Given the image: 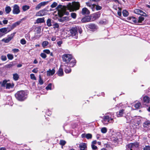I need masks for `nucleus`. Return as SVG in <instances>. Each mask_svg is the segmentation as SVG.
<instances>
[{
  "label": "nucleus",
  "instance_id": "nucleus-42",
  "mask_svg": "<svg viewBox=\"0 0 150 150\" xmlns=\"http://www.w3.org/2000/svg\"><path fill=\"white\" fill-rule=\"evenodd\" d=\"M86 137L87 139H91L92 137V135L91 134H87L86 135Z\"/></svg>",
  "mask_w": 150,
  "mask_h": 150
},
{
  "label": "nucleus",
  "instance_id": "nucleus-41",
  "mask_svg": "<svg viewBox=\"0 0 150 150\" xmlns=\"http://www.w3.org/2000/svg\"><path fill=\"white\" fill-rule=\"evenodd\" d=\"M25 37L26 39H27L28 40L30 41L31 40L30 39V36L29 34V33L26 34L25 35Z\"/></svg>",
  "mask_w": 150,
  "mask_h": 150
},
{
  "label": "nucleus",
  "instance_id": "nucleus-8",
  "mask_svg": "<svg viewBox=\"0 0 150 150\" xmlns=\"http://www.w3.org/2000/svg\"><path fill=\"white\" fill-rule=\"evenodd\" d=\"M12 12L14 14H18L20 13V7L18 5L15 4L13 5Z\"/></svg>",
  "mask_w": 150,
  "mask_h": 150
},
{
  "label": "nucleus",
  "instance_id": "nucleus-1",
  "mask_svg": "<svg viewBox=\"0 0 150 150\" xmlns=\"http://www.w3.org/2000/svg\"><path fill=\"white\" fill-rule=\"evenodd\" d=\"M62 58L63 61L66 62L65 64H68L70 67H74L76 63L75 59L72 58V55L70 54H64Z\"/></svg>",
  "mask_w": 150,
  "mask_h": 150
},
{
  "label": "nucleus",
  "instance_id": "nucleus-45",
  "mask_svg": "<svg viewBox=\"0 0 150 150\" xmlns=\"http://www.w3.org/2000/svg\"><path fill=\"white\" fill-rule=\"evenodd\" d=\"M20 43L22 45H25L26 44V42L24 39H22L20 40Z\"/></svg>",
  "mask_w": 150,
  "mask_h": 150
},
{
  "label": "nucleus",
  "instance_id": "nucleus-26",
  "mask_svg": "<svg viewBox=\"0 0 150 150\" xmlns=\"http://www.w3.org/2000/svg\"><path fill=\"white\" fill-rule=\"evenodd\" d=\"M8 81L5 80H3L2 82H0V84L1 85V86L2 87H6Z\"/></svg>",
  "mask_w": 150,
  "mask_h": 150
},
{
  "label": "nucleus",
  "instance_id": "nucleus-48",
  "mask_svg": "<svg viewBox=\"0 0 150 150\" xmlns=\"http://www.w3.org/2000/svg\"><path fill=\"white\" fill-rule=\"evenodd\" d=\"M51 87H52V84L51 83H50L46 87V89L47 90H51Z\"/></svg>",
  "mask_w": 150,
  "mask_h": 150
},
{
  "label": "nucleus",
  "instance_id": "nucleus-63",
  "mask_svg": "<svg viewBox=\"0 0 150 150\" xmlns=\"http://www.w3.org/2000/svg\"><path fill=\"white\" fill-rule=\"evenodd\" d=\"M62 43V41H60L57 42V44L59 47L61 46V44Z\"/></svg>",
  "mask_w": 150,
  "mask_h": 150
},
{
  "label": "nucleus",
  "instance_id": "nucleus-5",
  "mask_svg": "<svg viewBox=\"0 0 150 150\" xmlns=\"http://www.w3.org/2000/svg\"><path fill=\"white\" fill-rule=\"evenodd\" d=\"M34 31L35 32V35L31 38V40H35L39 39L41 36L40 35L41 29L39 27H36L35 28Z\"/></svg>",
  "mask_w": 150,
  "mask_h": 150
},
{
  "label": "nucleus",
  "instance_id": "nucleus-38",
  "mask_svg": "<svg viewBox=\"0 0 150 150\" xmlns=\"http://www.w3.org/2000/svg\"><path fill=\"white\" fill-rule=\"evenodd\" d=\"M48 44L47 41H44L42 43V46L44 48H45Z\"/></svg>",
  "mask_w": 150,
  "mask_h": 150
},
{
  "label": "nucleus",
  "instance_id": "nucleus-57",
  "mask_svg": "<svg viewBox=\"0 0 150 150\" xmlns=\"http://www.w3.org/2000/svg\"><path fill=\"white\" fill-rule=\"evenodd\" d=\"M53 28L54 29L56 28H58L59 27V24L57 23H55L53 24Z\"/></svg>",
  "mask_w": 150,
  "mask_h": 150
},
{
  "label": "nucleus",
  "instance_id": "nucleus-4",
  "mask_svg": "<svg viewBox=\"0 0 150 150\" xmlns=\"http://www.w3.org/2000/svg\"><path fill=\"white\" fill-rule=\"evenodd\" d=\"M102 122L105 125H107L109 123H112L114 122V120L112 116L110 114L105 115L103 118Z\"/></svg>",
  "mask_w": 150,
  "mask_h": 150
},
{
  "label": "nucleus",
  "instance_id": "nucleus-52",
  "mask_svg": "<svg viewBox=\"0 0 150 150\" xmlns=\"http://www.w3.org/2000/svg\"><path fill=\"white\" fill-rule=\"evenodd\" d=\"M42 6L40 3L39 4H38L37 6L35 7V9L36 10H38L40 9L41 7Z\"/></svg>",
  "mask_w": 150,
  "mask_h": 150
},
{
  "label": "nucleus",
  "instance_id": "nucleus-11",
  "mask_svg": "<svg viewBox=\"0 0 150 150\" xmlns=\"http://www.w3.org/2000/svg\"><path fill=\"white\" fill-rule=\"evenodd\" d=\"M87 27L91 30L94 31L97 28V27L94 24H90L87 25Z\"/></svg>",
  "mask_w": 150,
  "mask_h": 150
},
{
  "label": "nucleus",
  "instance_id": "nucleus-53",
  "mask_svg": "<svg viewBox=\"0 0 150 150\" xmlns=\"http://www.w3.org/2000/svg\"><path fill=\"white\" fill-rule=\"evenodd\" d=\"M40 56L42 58L44 59L45 58L47 57L45 53H42L40 54Z\"/></svg>",
  "mask_w": 150,
  "mask_h": 150
},
{
  "label": "nucleus",
  "instance_id": "nucleus-18",
  "mask_svg": "<svg viewBox=\"0 0 150 150\" xmlns=\"http://www.w3.org/2000/svg\"><path fill=\"white\" fill-rule=\"evenodd\" d=\"M100 12H97L93 14L92 16L93 20H94L100 17Z\"/></svg>",
  "mask_w": 150,
  "mask_h": 150
},
{
  "label": "nucleus",
  "instance_id": "nucleus-16",
  "mask_svg": "<svg viewBox=\"0 0 150 150\" xmlns=\"http://www.w3.org/2000/svg\"><path fill=\"white\" fill-rule=\"evenodd\" d=\"M143 126L144 128L150 129V121L149 120L145 121L143 123Z\"/></svg>",
  "mask_w": 150,
  "mask_h": 150
},
{
  "label": "nucleus",
  "instance_id": "nucleus-15",
  "mask_svg": "<svg viewBox=\"0 0 150 150\" xmlns=\"http://www.w3.org/2000/svg\"><path fill=\"white\" fill-rule=\"evenodd\" d=\"M46 13L45 12V10H42L37 12L36 13L37 16H42L45 15Z\"/></svg>",
  "mask_w": 150,
  "mask_h": 150
},
{
  "label": "nucleus",
  "instance_id": "nucleus-14",
  "mask_svg": "<svg viewBox=\"0 0 150 150\" xmlns=\"http://www.w3.org/2000/svg\"><path fill=\"white\" fill-rule=\"evenodd\" d=\"M86 5L90 7L93 11H94L95 9L96 4H92L90 2L86 3Z\"/></svg>",
  "mask_w": 150,
  "mask_h": 150
},
{
  "label": "nucleus",
  "instance_id": "nucleus-55",
  "mask_svg": "<svg viewBox=\"0 0 150 150\" xmlns=\"http://www.w3.org/2000/svg\"><path fill=\"white\" fill-rule=\"evenodd\" d=\"M77 28V31H78L79 32L80 34H81L82 33V31L81 28L80 27L78 26H76Z\"/></svg>",
  "mask_w": 150,
  "mask_h": 150
},
{
  "label": "nucleus",
  "instance_id": "nucleus-20",
  "mask_svg": "<svg viewBox=\"0 0 150 150\" xmlns=\"http://www.w3.org/2000/svg\"><path fill=\"white\" fill-rule=\"evenodd\" d=\"M65 66H67L65 68L64 71L66 73H70L71 71V69L70 68V67L68 64H65Z\"/></svg>",
  "mask_w": 150,
  "mask_h": 150
},
{
  "label": "nucleus",
  "instance_id": "nucleus-35",
  "mask_svg": "<svg viewBox=\"0 0 150 150\" xmlns=\"http://www.w3.org/2000/svg\"><path fill=\"white\" fill-rule=\"evenodd\" d=\"M144 18L142 16H140L139 17L138 19H137V24L139 23H141L144 21Z\"/></svg>",
  "mask_w": 150,
  "mask_h": 150
},
{
  "label": "nucleus",
  "instance_id": "nucleus-19",
  "mask_svg": "<svg viewBox=\"0 0 150 150\" xmlns=\"http://www.w3.org/2000/svg\"><path fill=\"white\" fill-rule=\"evenodd\" d=\"M81 13L83 15L88 14L90 13V12L87 8H84L82 10Z\"/></svg>",
  "mask_w": 150,
  "mask_h": 150
},
{
  "label": "nucleus",
  "instance_id": "nucleus-62",
  "mask_svg": "<svg viewBox=\"0 0 150 150\" xmlns=\"http://www.w3.org/2000/svg\"><path fill=\"white\" fill-rule=\"evenodd\" d=\"M38 71V68H35L33 70H32V71L34 73H37Z\"/></svg>",
  "mask_w": 150,
  "mask_h": 150
},
{
  "label": "nucleus",
  "instance_id": "nucleus-40",
  "mask_svg": "<svg viewBox=\"0 0 150 150\" xmlns=\"http://www.w3.org/2000/svg\"><path fill=\"white\" fill-rule=\"evenodd\" d=\"M101 131L102 133H105L107 131V129L105 127H103L101 128Z\"/></svg>",
  "mask_w": 150,
  "mask_h": 150
},
{
  "label": "nucleus",
  "instance_id": "nucleus-56",
  "mask_svg": "<svg viewBox=\"0 0 150 150\" xmlns=\"http://www.w3.org/2000/svg\"><path fill=\"white\" fill-rule=\"evenodd\" d=\"M140 12L139 15L144 16H146V14L142 10H141Z\"/></svg>",
  "mask_w": 150,
  "mask_h": 150
},
{
  "label": "nucleus",
  "instance_id": "nucleus-25",
  "mask_svg": "<svg viewBox=\"0 0 150 150\" xmlns=\"http://www.w3.org/2000/svg\"><path fill=\"white\" fill-rule=\"evenodd\" d=\"M11 11V8L10 6H6L5 8V11L6 14H9Z\"/></svg>",
  "mask_w": 150,
  "mask_h": 150
},
{
  "label": "nucleus",
  "instance_id": "nucleus-36",
  "mask_svg": "<svg viewBox=\"0 0 150 150\" xmlns=\"http://www.w3.org/2000/svg\"><path fill=\"white\" fill-rule=\"evenodd\" d=\"M47 25L48 27H50L52 26L51 19L50 18H48L47 21Z\"/></svg>",
  "mask_w": 150,
  "mask_h": 150
},
{
  "label": "nucleus",
  "instance_id": "nucleus-33",
  "mask_svg": "<svg viewBox=\"0 0 150 150\" xmlns=\"http://www.w3.org/2000/svg\"><path fill=\"white\" fill-rule=\"evenodd\" d=\"M90 21V19L87 17H86L83 18L81 20V21L83 23H85L89 21Z\"/></svg>",
  "mask_w": 150,
  "mask_h": 150
},
{
  "label": "nucleus",
  "instance_id": "nucleus-58",
  "mask_svg": "<svg viewBox=\"0 0 150 150\" xmlns=\"http://www.w3.org/2000/svg\"><path fill=\"white\" fill-rule=\"evenodd\" d=\"M91 146L92 149L93 150H97V147L96 146L94 145H91Z\"/></svg>",
  "mask_w": 150,
  "mask_h": 150
},
{
  "label": "nucleus",
  "instance_id": "nucleus-47",
  "mask_svg": "<svg viewBox=\"0 0 150 150\" xmlns=\"http://www.w3.org/2000/svg\"><path fill=\"white\" fill-rule=\"evenodd\" d=\"M30 78L33 80H36V78L34 74H30Z\"/></svg>",
  "mask_w": 150,
  "mask_h": 150
},
{
  "label": "nucleus",
  "instance_id": "nucleus-61",
  "mask_svg": "<svg viewBox=\"0 0 150 150\" xmlns=\"http://www.w3.org/2000/svg\"><path fill=\"white\" fill-rule=\"evenodd\" d=\"M39 81L40 84L41 85L43 83V81L42 80V79L40 76V79Z\"/></svg>",
  "mask_w": 150,
  "mask_h": 150
},
{
  "label": "nucleus",
  "instance_id": "nucleus-46",
  "mask_svg": "<svg viewBox=\"0 0 150 150\" xmlns=\"http://www.w3.org/2000/svg\"><path fill=\"white\" fill-rule=\"evenodd\" d=\"M139 9H135L134 11V13L137 14H139L140 13L141 11Z\"/></svg>",
  "mask_w": 150,
  "mask_h": 150
},
{
  "label": "nucleus",
  "instance_id": "nucleus-28",
  "mask_svg": "<svg viewBox=\"0 0 150 150\" xmlns=\"http://www.w3.org/2000/svg\"><path fill=\"white\" fill-rule=\"evenodd\" d=\"M44 18H38L36 20L37 23H42L45 22Z\"/></svg>",
  "mask_w": 150,
  "mask_h": 150
},
{
  "label": "nucleus",
  "instance_id": "nucleus-13",
  "mask_svg": "<svg viewBox=\"0 0 150 150\" xmlns=\"http://www.w3.org/2000/svg\"><path fill=\"white\" fill-rule=\"evenodd\" d=\"M133 120V122L132 123H134V124L136 126L138 125L140 123L141 120L140 119H139L138 117H135Z\"/></svg>",
  "mask_w": 150,
  "mask_h": 150
},
{
  "label": "nucleus",
  "instance_id": "nucleus-17",
  "mask_svg": "<svg viewBox=\"0 0 150 150\" xmlns=\"http://www.w3.org/2000/svg\"><path fill=\"white\" fill-rule=\"evenodd\" d=\"M79 147L81 150H85L87 148V144L84 143H81Z\"/></svg>",
  "mask_w": 150,
  "mask_h": 150
},
{
  "label": "nucleus",
  "instance_id": "nucleus-54",
  "mask_svg": "<svg viewBox=\"0 0 150 150\" xmlns=\"http://www.w3.org/2000/svg\"><path fill=\"white\" fill-rule=\"evenodd\" d=\"M71 17L73 18H75L76 17V14L74 13H71Z\"/></svg>",
  "mask_w": 150,
  "mask_h": 150
},
{
  "label": "nucleus",
  "instance_id": "nucleus-2",
  "mask_svg": "<svg viewBox=\"0 0 150 150\" xmlns=\"http://www.w3.org/2000/svg\"><path fill=\"white\" fill-rule=\"evenodd\" d=\"M27 93L24 91H20L17 92L15 94L16 98L18 100L22 101L27 98Z\"/></svg>",
  "mask_w": 150,
  "mask_h": 150
},
{
  "label": "nucleus",
  "instance_id": "nucleus-39",
  "mask_svg": "<svg viewBox=\"0 0 150 150\" xmlns=\"http://www.w3.org/2000/svg\"><path fill=\"white\" fill-rule=\"evenodd\" d=\"M7 57L9 60H11L13 58V54H7Z\"/></svg>",
  "mask_w": 150,
  "mask_h": 150
},
{
  "label": "nucleus",
  "instance_id": "nucleus-9",
  "mask_svg": "<svg viewBox=\"0 0 150 150\" xmlns=\"http://www.w3.org/2000/svg\"><path fill=\"white\" fill-rule=\"evenodd\" d=\"M16 33H13L8 36V38H5L3 39L2 41H4L5 43H7L10 42L14 37Z\"/></svg>",
  "mask_w": 150,
  "mask_h": 150
},
{
  "label": "nucleus",
  "instance_id": "nucleus-59",
  "mask_svg": "<svg viewBox=\"0 0 150 150\" xmlns=\"http://www.w3.org/2000/svg\"><path fill=\"white\" fill-rule=\"evenodd\" d=\"M13 64H10L6 65L7 68H11L13 66Z\"/></svg>",
  "mask_w": 150,
  "mask_h": 150
},
{
  "label": "nucleus",
  "instance_id": "nucleus-50",
  "mask_svg": "<svg viewBox=\"0 0 150 150\" xmlns=\"http://www.w3.org/2000/svg\"><path fill=\"white\" fill-rule=\"evenodd\" d=\"M102 8V7L101 6L98 5H96V9L97 10H100Z\"/></svg>",
  "mask_w": 150,
  "mask_h": 150
},
{
  "label": "nucleus",
  "instance_id": "nucleus-7",
  "mask_svg": "<svg viewBox=\"0 0 150 150\" xmlns=\"http://www.w3.org/2000/svg\"><path fill=\"white\" fill-rule=\"evenodd\" d=\"M70 35L74 37V38L76 39L78 37V32L76 26L72 27L70 30Z\"/></svg>",
  "mask_w": 150,
  "mask_h": 150
},
{
  "label": "nucleus",
  "instance_id": "nucleus-32",
  "mask_svg": "<svg viewBox=\"0 0 150 150\" xmlns=\"http://www.w3.org/2000/svg\"><path fill=\"white\" fill-rule=\"evenodd\" d=\"M19 76L18 74L15 73L13 74V78L14 80H18L19 79Z\"/></svg>",
  "mask_w": 150,
  "mask_h": 150
},
{
  "label": "nucleus",
  "instance_id": "nucleus-34",
  "mask_svg": "<svg viewBox=\"0 0 150 150\" xmlns=\"http://www.w3.org/2000/svg\"><path fill=\"white\" fill-rule=\"evenodd\" d=\"M13 85H12L11 83H7L6 84V89H9L10 88H13Z\"/></svg>",
  "mask_w": 150,
  "mask_h": 150
},
{
  "label": "nucleus",
  "instance_id": "nucleus-30",
  "mask_svg": "<svg viewBox=\"0 0 150 150\" xmlns=\"http://www.w3.org/2000/svg\"><path fill=\"white\" fill-rule=\"evenodd\" d=\"M30 8V6L28 5H25L22 6V9L24 11H26L29 9Z\"/></svg>",
  "mask_w": 150,
  "mask_h": 150
},
{
  "label": "nucleus",
  "instance_id": "nucleus-10",
  "mask_svg": "<svg viewBox=\"0 0 150 150\" xmlns=\"http://www.w3.org/2000/svg\"><path fill=\"white\" fill-rule=\"evenodd\" d=\"M127 20L130 23L137 24V19L134 17H129L127 18Z\"/></svg>",
  "mask_w": 150,
  "mask_h": 150
},
{
  "label": "nucleus",
  "instance_id": "nucleus-37",
  "mask_svg": "<svg viewBox=\"0 0 150 150\" xmlns=\"http://www.w3.org/2000/svg\"><path fill=\"white\" fill-rule=\"evenodd\" d=\"M123 15L124 17H127L129 14L128 12L126 10H123L122 11Z\"/></svg>",
  "mask_w": 150,
  "mask_h": 150
},
{
  "label": "nucleus",
  "instance_id": "nucleus-44",
  "mask_svg": "<svg viewBox=\"0 0 150 150\" xmlns=\"http://www.w3.org/2000/svg\"><path fill=\"white\" fill-rule=\"evenodd\" d=\"M1 59L2 61H5L7 60L6 56L3 55L1 56Z\"/></svg>",
  "mask_w": 150,
  "mask_h": 150
},
{
  "label": "nucleus",
  "instance_id": "nucleus-6",
  "mask_svg": "<svg viewBox=\"0 0 150 150\" xmlns=\"http://www.w3.org/2000/svg\"><path fill=\"white\" fill-rule=\"evenodd\" d=\"M139 146L137 142L131 143L127 146V150H135Z\"/></svg>",
  "mask_w": 150,
  "mask_h": 150
},
{
  "label": "nucleus",
  "instance_id": "nucleus-49",
  "mask_svg": "<svg viewBox=\"0 0 150 150\" xmlns=\"http://www.w3.org/2000/svg\"><path fill=\"white\" fill-rule=\"evenodd\" d=\"M66 143L65 141L63 140H60V144L62 146L64 145Z\"/></svg>",
  "mask_w": 150,
  "mask_h": 150
},
{
  "label": "nucleus",
  "instance_id": "nucleus-23",
  "mask_svg": "<svg viewBox=\"0 0 150 150\" xmlns=\"http://www.w3.org/2000/svg\"><path fill=\"white\" fill-rule=\"evenodd\" d=\"M125 111L124 109H122L119 111L117 113V117L122 116L124 114Z\"/></svg>",
  "mask_w": 150,
  "mask_h": 150
},
{
  "label": "nucleus",
  "instance_id": "nucleus-27",
  "mask_svg": "<svg viewBox=\"0 0 150 150\" xmlns=\"http://www.w3.org/2000/svg\"><path fill=\"white\" fill-rule=\"evenodd\" d=\"M126 118L127 120V122L132 123L133 122V120L132 119V117L131 116H127Z\"/></svg>",
  "mask_w": 150,
  "mask_h": 150
},
{
  "label": "nucleus",
  "instance_id": "nucleus-51",
  "mask_svg": "<svg viewBox=\"0 0 150 150\" xmlns=\"http://www.w3.org/2000/svg\"><path fill=\"white\" fill-rule=\"evenodd\" d=\"M57 3L55 2H53L51 5V7L52 8H54L56 7L57 5Z\"/></svg>",
  "mask_w": 150,
  "mask_h": 150
},
{
  "label": "nucleus",
  "instance_id": "nucleus-64",
  "mask_svg": "<svg viewBox=\"0 0 150 150\" xmlns=\"http://www.w3.org/2000/svg\"><path fill=\"white\" fill-rule=\"evenodd\" d=\"M43 52L47 54H49L50 52V51L48 50H43Z\"/></svg>",
  "mask_w": 150,
  "mask_h": 150
},
{
  "label": "nucleus",
  "instance_id": "nucleus-21",
  "mask_svg": "<svg viewBox=\"0 0 150 150\" xmlns=\"http://www.w3.org/2000/svg\"><path fill=\"white\" fill-rule=\"evenodd\" d=\"M22 20H21L20 21H17L14 23L11 26V29H14L17 26L19 25L21 23Z\"/></svg>",
  "mask_w": 150,
  "mask_h": 150
},
{
  "label": "nucleus",
  "instance_id": "nucleus-12",
  "mask_svg": "<svg viewBox=\"0 0 150 150\" xmlns=\"http://www.w3.org/2000/svg\"><path fill=\"white\" fill-rule=\"evenodd\" d=\"M55 68H53L52 70L49 69L47 71V76H52L55 73Z\"/></svg>",
  "mask_w": 150,
  "mask_h": 150
},
{
  "label": "nucleus",
  "instance_id": "nucleus-29",
  "mask_svg": "<svg viewBox=\"0 0 150 150\" xmlns=\"http://www.w3.org/2000/svg\"><path fill=\"white\" fill-rule=\"evenodd\" d=\"M0 32L6 34L8 33L7 28H3L0 29Z\"/></svg>",
  "mask_w": 150,
  "mask_h": 150
},
{
  "label": "nucleus",
  "instance_id": "nucleus-22",
  "mask_svg": "<svg viewBox=\"0 0 150 150\" xmlns=\"http://www.w3.org/2000/svg\"><path fill=\"white\" fill-rule=\"evenodd\" d=\"M143 101L144 103H148L150 101V98L147 96H145L143 98Z\"/></svg>",
  "mask_w": 150,
  "mask_h": 150
},
{
  "label": "nucleus",
  "instance_id": "nucleus-60",
  "mask_svg": "<svg viewBox=\"0 0 150 150\" xmlns=\"http://www.w3.org/2000/svg\"><path fill=\"white\" fill-rule=\"evenodd\" d=\"M143 150H150V146H145Z\"/></svg>",
  "mask_w": 150,
  "mask_h": 150
},
{
  "label": "nucleus",
  "instance_id": "nucleus-24",
  "mask_svg": "<svg viewBox=\"0 0 150 150\" xmlns=\"http://www.w3.org/2000/svg\"><path fill=\"white\" fill-rule=\"evenodd\" d=\"M63 74L64 72L63 69L60 68L57 72L58 75L59 76H63Z\"/></svg>",
  "mask_w": 150,
  "mask_h": 150
},
{
  "label": "nucleus",
  "instance_id": "nucleus-43",
  "mask_svg": "<svg viewBox=\"0 0 150 150\" xmlns=\"http://www.w3.org/2000/svg\"><path fill=\"white\" fill-rule=\"evenodd\" d=\"M49 1H43L40 2V4L42 6H44L47 4L49 3Z\"/></svg>",
  "mask_w": 150,
  "mask_h": 150
},
{
  "label": "nucleus",
  "instance_id": "nucleus-31",
  "mask_svg": "<svg viewBox=\"0 0 150 150\" xmlns=\"http://www.w3.org/2000/svg\"><path fill=\"white\" fill-rule=\"evenodd\" d=\"M134 106L136 109H139L141 107V104L140 102H138L134 105Z\"/></svg>",
  "mask_w": 150,
  "mask_h": 150
},
{
  "label": "nucleus",
  "instance_id": "nucleus-3",
  "mask_svg": "<svg viewBox=\"0 0 150 150\" xmlns=\"http://www.w3.org/2000/svg\"><path fill=\"white\" fill-rule=\"evenodd\" d=\"M80 4L78 2H74L70 3L67 5V8L70 11H74L79 9Z\"/></svg>",
  "mask_w": 150,
  "mask_h": 150
}]
</instances>
